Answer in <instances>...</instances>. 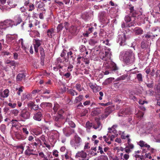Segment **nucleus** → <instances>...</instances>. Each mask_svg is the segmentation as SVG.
I'll return each mask as SVG.
<instances>
[{"instance_id":"f257e3e1","label":"nucleus","mask_w":160,"mask_h":160,"mask_svg":"<svg viewBox=\"0 0 160 160\" xmlns=\"http://www.w3.org/2000/svg\"><path fill=\"white\" fill-rule=\"evenodd\" d=\"M135 54L130 49L126 51L123 56V61L127 65L133 63L135 60Z\"/></svg>"},{"instance_id":"f03ea898","label":"nucleus","mask_w":160,"mask_h":160,"mask_svg":"<svg viewBox=\"0 0 160 160\" xmlns=\"http://www.w3.org/2000/svg\"><path fill=\"white\" fill-rule=\"evenodd\" d=\"M82 142L81 138L78 135H76L74 138L70 141V144L72 147L75 149L81 145Z\"/></svg>"},{"instance_id":"7ed1b4c3","label":"nucleus","mask_w":160,"mask_h":160,"mask_svg":"<svg viewBox=\"0 0 160 160\" xmlns=\"http://www.w3.org/2000/svg\"><path fill=\"white\" fill-rule=\"evenodd\" d=\"M30 114V112L27 108L22 109L19 115L20 117L21 118V121H24L26 120L29 119Z\"/></svg>"},{"instance_id":"20e7f679","label":"nucleus","mask_w":160,"mask_h":160,"mask_svg":"<svg viewBox=\"0 0 160 160\" xmlns=\"http://www.w3.org/2000/svg\"><path fill=\"white\" fill-rule=\"evenodd\" d=\"M43 111L42 109L39 108L38 112L33 114V119L36 121H40L42 118V113Z\"/></svg>"},{"instance_id":"39448f33","label":"nucleus","mask_w":160,"mask_h":160,"mask_svg":"<svg viewBox=\"0 0 160 160\" xmlns=\"http://www.w3.org/2000/svg\"><path fill=\"white\" fill-rule=\"evenodd\" d=\"M5 63L7 64V66L9 68L12 67L14 69L16 68V67L18 66V63L15 61L14 60H11L9 59H7L5 61Z\"/></svg>"},{"instance_id":"423d86ee","label":"nucleus","mask_w":160,"mask_h":160,"mask_svg":"<svg viewBox=\"0 0 160 160\" xmlns=\"http://www.w3.org/2000/svg\"><path fill=\"white\" fill-rule=\"evenodd\" d=\"M72 116L68 113L65 118V121L68 122V125L70 127L73 128L76 127V125L73 122L72 120Z\"/></svg>"},{"instance_id":"0eeeda50","label":"nucleus","mask_w":160,"mask_h":160,"mask_svg":"<svg viewBox=\"0 0 160 160\" xmlns=\"http://www.w3.org/2000/svg\"><path fill=\"white\" fill-rule=\"evenodd\" d=\"M62 130L64 134L66 137H69L75 132L74 130L71 129L69 127H66L64 128Z\"/></svg>"},{"instance_id":"6e6552de","label":"nucleus","mask_w":160,"mask_h":160,"mask_svg":"<svg viewBox=\"0 0 160 160\" xmlns=\"http://www.w3.org/2000/svg\"><path fill=\"white\" fill-rule=\"evenodd\" d=\"M33 46L34 48L35 52L38 53V48L40 47L42 42V40L37 38L34 39Z\"/></svg>"},{"instance_id":"1a4fd4ad","label":"nucleus","mask_w":160,"mask_h":160,"mask_svg":"<svg viewBox=\"0 0 160 160\" xmlns=\"http://www.w3.org/2000/svg\"><path fill=\"white\" fill-rule=\"evenodd\" d=\"M0 25H4L7 27H12L11 19H7L0 23Z\"/></svg>"},{"instance_id":"9d476101","label":"nucleus","mask_w":160,"mask_h":160,"mask_svg":"<svg viewBox=\"0 0 160 160\" xmlns=\"http://www.w3.org/2000/svg\"><path fill=\"white\" fill-rule=\"evenodd\" d=\"M69 32L72 35H76L79 32V30L76 26L72 25L69 28Z\"/></svg>"},{"instance_id":"9b49d317","label":"nucleus","mask_w":160,"mask_h":160,"mask_svg":"<svg viewBox=\"0 0 160 160\" xmlns=\"http://www.w3.org/2000/svg\"><path fill=\"white\" fill-rule=\"evenodd\" d=\"M65 116L63 115H60L58 114H56L53 116V119L56 122H62L63 119L65 118Z\"/></svg>"},{"instance_id":"f8f14e48","label":"nucleus","mask_w":160,"mask_h":160,"mask_svg":"<svg viewBox=\"0 0 160 160\" xmlns=\"http://www.w3.org/2000/svg\"><path fill=\"white\" fill-rule=\"evenodd\" d=\"M87 154L83 151H81L78 152L76 154V156L77 157H80L83 158H86Z\"/></svg>"},{"instance_id":"ddd939ff","label":"nucleus","mask_w":160,"mask_h":160,"mask_svg":"<svg viewBox=\"0 0 160 160\" xmlns=\"http://www.w3.org/2000/svg\"><path fill=\"white\" fill-rule=\"evenodd\" d=\"M130 7L129 8L130 10V13L132 15V17H136L137 15L138 14L136 11L134 10V7L132 6L131 5H129Z\"/></svg>"},{"instance_id":"4468645a","label":"nucleus","mask_w":160,"mask_h":160,"mask_svg":"<svg viewBox=\"0 0 160 160\" xmlns=\"http://www.w3.org/2000/svg\"><path fill=\"white\" fill-rule=\"evenodd\" d=\"M14 19L15 21V23L17 26L22 22H23L22 20L21 17L19 15L15 16L14 18Z\"/></svg>"},{"instance_id":"2eb2a0df","label":"nucleus","mask_w":160,"mask_h":160,"mask_svg":"<svg viewBox=\"0 0 160 160\" xmlns=\"http://www.w3.org/2000/svg\"><path fill=\"white\" fill-rule=\"evenodd\" d=\"M112 106H109L107 107L105 110L104 116L107 117L111 113L112 111Z\"/></svg>"},{"instance_id":"dca6fc26","label":"nucleus","mask_w":160,"mask_h":160,"mask_svg":"<svg viewBox=\"0 0 160 160\" xmlns=\"http://www.w3.org/2000/svg\"><path fill=\"white\" fill-rule=\"evenodd\" d=\"M39 51L41 55V59H44L45 57V53L43 48L42 47H39Z\"/></svg>"},{"instance_id":"f3484780","label":"nucleus","mask_w":160,"mask_h":160,"mask_svg":"<svg viewBox=\"0 0 160 160\" xmlns=\"http://www.w3.org/2000/svg\"><path fill=\"white\" fill-rule=\"evenodd\" d=\"M101 113V110L99 108H94L91 112V115L92 116H95L98 115Z\"/></svg>"},{"instance_id":"a211bd4d","label":"nucleus","mask_w":160,"mask_h":160,"mask_svg":"<svg viewBox=\"0 0 160 160\" xmlns=\"http://www.w3.org/2000/svg\"><path fill=\"white\" fill-rule=\"evenodd\" d=\"M134 32L136 35H139L142 33L143 32V30L141 28L139 27H136L134 28Z\"/></svg>"},{"instance_id":"6ab92c4d","label":"nucleus","mask_w":160,"mask_h":160,"mask_svg":"<svg viewBox=\"0 0 160 160\" xmlns=\"http://www.w3.org/2000/svg\"><path fill=\"white\" fill-rule=\"evenodd\" d=\"M157 36V34L153 35L152 33L150 32H148L147 34L144 35L145 38H146L147 39L149 38H153Z\"/></svg>"},{"instance_id":"aec40b11","label":"nucleus","mask_w":160,"mask_h":160,"mask_svg":"<svg viewBox=\"0 0 160 160\" xmlns=\"http://www.w3.org/2000/svg\"><path fill=\"white\" fill-rule=\"evenodd\" d=\"M47 33L48 37L50 38H52L53 36L54 35V29L53 28L49 29L47 30Z\"/></svg>"},{"instance_id":"412c9836","label":"nucleus","mask_w":160,"mask_h":160,"mask_svg":"<svg viewBox=\"0 0 160 160\" xmlns=\"http://www.w3.org/2000/svg\"><path fill=\"white\" fill-rule=\"evenodd\" d=\"M119 41H120V44L121 45H122L123 43H124L126 40V38L125 34H123L122 35L119 36Z\"/></svg>"},{"instance_id":"4be33fe9","label":"nucleus","mask_w":160,"mask_h":160,"mask_svg":"<svg viewBox=\"0 0 160 160\" xmlns=\"http://www.w3.org/2000/svg\"><path fill=\"white\" fill-rule=\"evenodd\" d=\"M25 74L23 73H19L17 75L16 80L18 81H21L22 80V79L25 77Z\"/></svg>"},{"instance_id":"5701e85b","label":"nucleus","mask_w":160,"mask_h":160,"mask_svg":"<svg viewBox=\"0 0 160 160\" xmlns=\"http://www.w3.org/2000/svg\"><path fill=\"white\" fill-rule=\"evenodd\" d=\"M136 78L137 79L139 83H141L143 81V76L141 73H140L137 74Z\"/></svg>"},{"instance_id":"b1692460","label":"nucleus","mask_w":160,"mask_h":160,"mask_svg":"<svg viewBox=\"0 0 160 160\" xmlns=\"http://www.w3.org/2000/svg\"><path fill=\"white\" fill-rule=\"evenodd\" d=\"M110 70L112 71H116L118 70V68L116 64L113 62L110 63Z\"/></svg>"},{"instance_id":"393cba45","label":"nucleus","mask_w":160,"mask_h":160,"mask_svg":"<svg viewBox=\"0 0 160 160\" xmlns=\"http://www.w3.org/2000/svg\"><path fill=\"white\" fill-rule=\"evenodd\" d=\"M67 92L72 96L77 95L78 94V93L76 91V90L73 89H68Z\"/></svg>"},{"instance_id":"a878e982","label":"nucleus","mask_w":160,"mask_h":160,"mask_svg":"<svg viewBox=\"0 0 160 160\" xmlns=\"http://www.w3.org/2000/svg\"><path fill=\"white\" fill-rule=\"evenodd\" d=\"M37 25L36 23V20L33 19L32 20H29V21L28 26L30 28L33 27L34 25L36 26Z\"/></svg>"},{"instance_id":"bb28decb","label":"nucleus","mask_w":160,"mask_h":160,"mask_svg":"<svg viewBox=\"0 0 160 160\" xmlns=\"http://www.w3.org/2000/svg\"><path fill=\"white\" fill-rule=\"evenodd\" d=\"M83 98V96L82 95H80L76 97L74 100V103H77L80 102Z\"/></svg>"},{"instance_id":"cd10ccee","label":"nucleus","mask_w":160,"mask_h":160,"mask_svg":"<svg viewBox=\"0 0 160 160\" xmlns=\"http://www.w3.org/2000/svg\"><path fill=\"white\" fill-rule=\"evenodd\" d=\"M41 140H42L44 142V144L45 145L46 147L48 148V149H50V146L48 144L46 143V141L45 138V136L43 135H42L40 138Z\"/></svg>"},{"instance_id":"c85d7f7f","label":"nucleus","mask_w":160,"mask_h":160,"mask_svg":"<svg viewBox=\"0 0 160 160\" xmlns=\"http://www.w3.org/2000/svg\"><path fill=\"white\" fill-rule=\"evenodd\" d=\"M15 39V38L14 37H12L11 35H9L7 36L6 40L7 43L8 44H10L11 42H12Z\"/></svg>"},{"instance_id":"c756f323","label":"nucleus","mask_w":160,"mask_h":160,"mask_svg":"<svg viewBox=\"0 0 160 160\" xmlns=\"http://www.w3.org/2000/svg\"><path fill=\"white\" fill-rule=\"evenodd\" d=\"M82 18L85 21L88 20L90 18L88 13L87 12H85L83 13L82 15Z\"/></svg>"},{"instance_id":"7c9ffc66","label":"nucleus","mask_w":160,"mask_h":160,"mask_svg":"<svg viewBox=\"0 0 160 160\" xmlns=\"http://www.w3.org/2000/svg\"><path fill=\"white\" fill-rule=\"evenodd\" d=\"M105 56H106L108 58H110L111 54L110 49L109 48H106L105 49Z\"/></svg>"},{"instance_id":"2f4dec72","label":"nucleus","mask_w":160,"mask_h":160,"mask_svg":"<svg viewBox=\"0 0 160 160\" xmlns=\"http://www.w3.org/2000/svg\"><path fill=\"white\" fill-rule=\"evenodd\" d=\"M62 87L60 88L59 89L60 92L61 93L65 92L67 90L68 91V89H69L68 88H66L65 84H62Z\"/></svg>"},{"instance_id":"473e14b6","label":"nucleus","mask_w":160,"mask_h":160,"mask_svg":"<svg viewBox=\"0 0 160 160\" xmlns=\"http://www.w3.org/2000/svg\"><path fill=\"white\" fill-rule=\"evenodd\" d=\"M54 2L57 6L61 8H62L64 7V4L62 2L59 1L58 0H55Z\"/></svg>"},{"instance_id":"72a5a7b5","label":"nucleus","mask_w":160,"mask_h":160,"mask_svg":"<svg viewBox=\"0 0 160 160\" xmlns=\"http://www.w3.org/2000/svg\"><path fill=\"white\" fill-rule=\"evenodd\" d=\"M105 53L103 52H101L99 53V57L100 59L103 60H107V58H108L106 56H105Z\"/></svg>"},{"instance_id":"f704fd0d","label":"nucleus","mask_w":160,"mask_h":160,"mask_svg":"<svg viewBox=\"0 0 160 160\" xmlns=\"http://www.w3.org/2000/svg\"><path fill=\"white\" fill-rule=\"evenodd\" d=\"M9 91L8 89H5L3 91V94H2L1 96L3 98H7L9 95Z\"/></svg>"},{"instance_id":"c9c22d12","label":"nucleus","mask_w":160,"mask_h":160,"mask_svg":"<svg viewBox=\"0 0 160 160\" xmlns=\"http://www.w3.org/2000/svg\"><path fill=\"white\" fill-rule=\"evenodd\" d=\"M118 116L119 117H125L124 109H122L120 110L118 113Z\"/></svg>"},{"instance_id":"e433bc0d","label":"nucleus","mask_w":160,"mask_h":160,"mask_svg":"<svg viewBox=\"0 0 160 160\" xmlns=\"http://www.w3.org/2000/svg\"><path fill=\"white\" fill-rule=\"evenodd\" d=\"M98 41L96 39L94 38H92L89 40V44L91 45H94Z\"/></svg>"},{"instance_id":"4c0bfd02","label":"nucleus","mask_w":160,"mask_h":160,"mask_svg":"<svg viewBox=\"0 0 160 160\" xmlns=\"http://www.w3.org/2000/svg\"><path fill=\"white\" fill-rule=\"evenodd\" d=\"M41 106L44 107H48L50 108H52V103L49 102H42L41 104Z\"/></svg>"},{"instance_id":"58836bf2","label":"nucleus","mask_w":160,"mask_h":160,"mask_svg":"<svg viewBox=\"0 0 160 160\" xmlns=\"http://www.w3.org/2000/svg\"><path fill=\"white\" fill-rule=\"evenodd\" d=\"M96 122V124H94L93 125V128L95 129L99 128L101 125L100 122L98 120Z\"/></svg>"},{"instance_id":"ea45409f","label":"nucleus","mask_w":160,"mask_h":160,"mask_svg":"<svg viewBox=\"0 0 160 160\" xmlns=\"http://www.w3.org/2000/svg\"><path fill=\"white\" fill-rule=\"evenodd\" d=\"M59 108V105L57 103H54V106L53 108V110L55 113H56L57 112V111Z\"/></svg>"},{"instance_id":"a19ab883","label":"nucleus","mask_w":160,"mask_h":160,"mask_svg":"<svg viewBox=\"0 0 160 160\" xmlns=\"http://www.w3.org/2000/svg\"><path fill=\"white\" fill-rule=\"evenodd\" d=\"M86 47L84 45H81L80 47V51L82 53L83 56L85 55L84 52L86 51Z\"/></svg>"},{"instance_id":"79ce46f5","label":"nucleus","mask_w":160,"mask_h":160,"mask_svg":"<svg viewBox=\"0 0 160 160\" xmlns=\"http://www.w3.org/2000/svg\"><path fill=\"white\" fill-rule=\"evenodd\" d=\"M6 129V126L4 124H2L0 126V130L3 134L5 133Z\"/></svg>"},{"instance_id":"37998d69","label":"nucleus","mask_w":160,"mask_h":160,"mask_svg":"<svg viewBox=\"0 0 160 160\" xmlns=\"http://www.w3.org/2000/svg\"><path fill=\"white\" fill-rule=\"evenodd\" d=\"M63 28V25L62 23L58 24L57 28V32H59L61 31Z\"/></svg>"},{"instance_id":"c03bdc74","label":"nucleus","mask_w":160,"mask_h":160,"mask_svg":"<svg viewBox=\"0 0 160 160\" xmlns=\"http://www.w3.org/2000/svg\"><path fill=\"white\" fill-rule=\"evenodd\" d=\"M92 123L90 122L89 121H88L86 123V127L87 128L90 129L92 127Z\"/></svg>"},{"instance_id":"a18cd8bd","label":"nucleus","mask_w":160,"mask_h":160,"mask_svg":"<svg viewBox=\"0 0 160 160\" xmlns=\"http://www.w3.org/2000/svg\"><path fill=\"white\" fill-rule=\"evenodd\" d=\"M24 88L22 86L19 88H16V90H18V91L17 92V94L19 96H20L21 94V93L23 92V89Z\"/></svg>"},{"instance_id":"49530a36","label":"nucleus","mask_w":160,"mask_h":160,"mask_svg":"<svg viewBox=\"0 0 160 160\" xmlns=\"http://www.w3.org/2000/svg\"><path fill=\"white\" fill-rule=\"evenodd\" d=\"M62 124L63 123L62 122H56L54 123L55 126L58 128L61 127Z\"/></svg>"},{"instance_id":"de8ad7c7","label":"nucleus","mask_w":160,"mask_h":160,"mask_svg":"<svg viewBox=\"0 0 160 160\" xmlns=\"http://www.w3.org/2000/svg\"><path fill=\"white\" fill-rule=\"evenodd\" d=\"M73 53L72 51H69L67 53V56L68 57V58H72V60H74V58L73 57V56L72 55Z\"/></svg>"},{"instance_id":"09e8293b","label":"nucleus","mask_w":160,"mask_h":160,"mask_svg":"<svg viewBox=\"0 0 160 160\" xmlns=\"http://www.w3.org/2000/svg\"><path fill=\"white\" fill-rule=\"evenodd\" d=\"M105 16L106 14L104 12H101L99 13V17L102 20L104 19Z\"/></svg>"},{"instance_id":"8fccbe9b","label":"nucleus","mask_w":160,"mask_h":160,"mask_svg":"<svg viewBox=\"0 0 160 160\" xmlns=\"http://www.w3.org/2000/svg\"><path fill=\"white\" fill-rule=\"evenodd\" d=\"M57 64H62V65L65 64L64 61H62V60L60 58H58L57 59Z\"/></svg>"},{"instance_id":"3c124183","label":"nucleus","mask_w":160,"mask_h":160,"mask_svg":"<svg viewBox=\"0 0 160 160\" xmlns=\"http://www.w3.org/2000/svg\"><path fill=\"white\" fill-rule=\"evenodd\" d=\"M1 55L4 56L5 55L9 56L11 54L10 52H8L7 51H3L1 52Z\"/></svg>"},{"instance_id":"603ef678","label":"nucleus","mask_w":160,"mask_h":160,"mask_svg":"<svg viewBox=\"0 0 160 160\" xmlns=\"http://www.w3.org/2000/svg\"><path fill=\"white\" fill-rule=\"evenodd\" d=\"M76 88L79 92L82 91V89L81 88V85L80 83H77L76 85Z\"/></svg>"},{"instance_id":"864d4df0","label":"nucleus","mask_w":160,"mask_h":160,"mask_svg":"<svg viewBox=\"0 0 160 160\" xmlns=\"http://www.w3.org/2000/svg\"><path fill=\"white\" fill-rule=\"evenodd\" d=\"M12 113L15 116H17L18 114L19 111L17 109H14L12 111Z\"/></svg>"},{"instance_id":"5fc2aeb1","label":"nucleus","mask_w":160,"mask_h":160,"mask_svg":"<svg viewBox=\"0 0 160 160\" xmlns=\"http://www.w3.org/2000/svg\"><path fill=\"white\" fill-rule=\"evenodd\" d=\"M35 9L34 5L32 3H30L29 5L28 11H32Z\"/></svg>"},{"instance_id":"6e6d98bb","label":"nucleus","mask_w":160,"mask_h":160,"mask_svg":"<svg viewBox=\"0 0 160 160\" xmlns=\"http://www.w3.org/2000/svg\"><path fill=\"white\" fill-rule=\"evenodd\" d=\"M124 20L127 22H128L131 21V19L130 16L129 15H127L125 16L124 18Z\"/></svg>"},{"instance_id":"4d7b16f0","label":"nucleus","mask_w":160,"mask_h":160,"mask_svg":"<svg viewBox=\"0 0 160 160\" xmlns=\"http://www.w3.org/2000/svg\"><path fill=\"white\" fill-rule=\"evenodd\" d=\"M98 150V151L97 152L98 153L99 152L101 154H102L103 153H104V152L103 151V148H102V145H101L100 146H99Z\"/></svg>"},{"instance_id":"13d9d810","label":"nucleus","mask_w":160,"mask_h":160,"mask_svg":"<svg viewBox=\"0 0 160 160\" xmlns=\"http://www.w3.org/2000/svg\"><path fill=\"white\" fill-rule=\"evenodd\" d=\"M141 47L142 49H145L147 48V45L144 41H142L141 43Z\"/></svg>"},{"instance_id":"bf43d9fd","label":"nucleus","mask_w":160,"mask_h":160,"mask_svg":"<svg viewBox=\"0 0 160 160\" xmlns=\"http://www.w3.org/2000/svg\"><path fill=\"white\" fill-rule=\"evenodd\" d=\"M125 110V115H126L129 114L131 112V110L130 108H127L124 109Z\"/></svg>"},{"instance_id":"052dcab7","label":"nucleus","mask_w":160,"mask_h":160,"mask_svg":"<svg viewBox=\"0 0 160 160\" xmlns=\"http://www.w3.org/2000/svg\"><path fill=\"white\" fill-rule=\"evenodd\" d=\"M83 110L81 113V116H85L88 112V110L87 109H84Z\"/></svg>"},{"instance_id":"680f3d73","label":"nucleus","mask_w":160,"mask_h":160,"mask_svg":"<svg viewBox=\"0 0 160 160\" xmlns=\"http://www.w3.org/2000/svg\"><path fill=\"white\" fill-rule=\"evenodd\" d=\"M128 75L127 74H124L121 76L119 77V80H124L128 77Z\"/></svg>"},{"instance_id":"e2e57ef3","label":"nucleus","mask_w":160,"mask_h":160,"mask_svg":"<svg viewBox=\"0 0 160 160\" xmlns=\"http://www.w3.org/2000/svg\"><path fill=\"white\" fill-rule=\"evenodd\" d=\"M28 145L29 146H30L31 145L33 147H34V146H35V147L36 148L38 145V143L37 142H29V143L28 144Z\"/></svg>"},{"instance_id":"0e129e2a","label":"nucleus","mask_w":160,"mask_h":160,"mask_svg":"<svg viewBox=\"0 0 160 160\" xmlns=\"http://www.w3.org/2000/svg\"><path fill=\"white\" fill-rule=\"evenodd\" d=\"M114 79V78H109L107 79L106 82L108 83H110L112 82V81Z\"/></svg>"},{"instance_id":"69168bd1","label":"nucleus","mask_w":160,"mask_h":160,"mask_svg":"<svg viewBox=\"0 0 160 160\" xmlns=\"http://www.w3.org/2000/svg\"><path fill=\"white\" fill-rule=\"evenodd\" d=\"M17 104L16 103H13L12 104L11 103H9L8 104V105L12 108H14L16 106Z\"/></svg>"},{"instance_id":"338daca9","label":"nucleus","mask_w":160,"mask_h":160,"mask_svg":"<svg viewBox=\"0 0 160 160\" xmlns=\"http://www.w3.org/2000/svg\"><path fill=\"white\" fill-rule=\"evenodd\" d=\"M58 152L56 150H54L52 152V154L56 157H58Z\"/></svg>"},{"instance_id":"774afa93","label":"nucleus","mask_w":160,"mask_h":160,"mask_svg":"<svg viewBox=\"0 0 160 160\" xmlns=\"http://www.w3.org/2000/svg\"><path fill=\"white\" fill-rule=\"evenodd\" d=\"M73 66L71 64H70L68 67V70L69 72H71L72 71V68H73Z\"/></svg>"}]
</instances>
